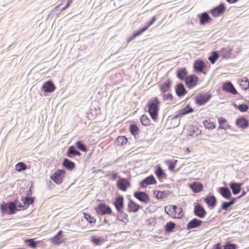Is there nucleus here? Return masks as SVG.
I'll return each mask as SVG.
<instances>
[{
	"label": "nucleus",
	"instance_id": "f257e3e1",
	"mask_svg": "<svg viewBox=\"0 0 249 249\" xmlns=\"http://www.w3.org/2000/svg\"><path fill=\"white\" fill-rule=\"evenodd\" d=\"M160 104V102L157 97L152 98V99L147 104L148 112L152 120L155 122H157Z\"/></svg>",
	"mask_w": 249,
	"mask_h": 249
},
{
	"label": "nucleus",
	"instance_id": "f03ea898",
	"mask_svg": "<svg viewBox=\"0 0 249 249\" xmlns=\"http://www.w3.org/2000/svg\"><path fill=\"white\" fill-rule=\"evenodd\" d=\"M17 204L15 201H10L7 203L3 202L0 205L1 213L2 214H5L7 212V210L9 209L10 214H14L16 211H17Z\"/></svg>",
	"mask_w": 249,
	"mask_h": 249
},
{
	"label": "nucleus",
	"instance_id": "7ed1b4c3",
	"mask_svg": "<svg viewBox=\"0 0 249 249\" xmlns=\"http://www.w3.org/2000/svg\"><path fill=\"white\" fill-rule=\"evenodd\" d=\"M94 210L97 214L101 215L110 214L112 213L111 208L105 203H99L94 207Z\"/></svg>",
	"mask_w": 249,
	"mask_h": 249
},
{
	"label": "nucleus",
	"instance_id": "20e7f679",
	"mask_svg": "<svg viewBox=\"0 0 249 249\" xmlns=\"http://www.w3.org/2000/svg\"><path fill=\"white\" fill-rule=\"evenodd\" d=\"M211 97L212 94L209 92L200 93L196 98L195 101L197 105L201 106L208 102Z\"/></svg>",
	"mask_w": 249,
	"mask_h": 249
},
{
	"label": "nucleus",
	"instance_id": "39448f33",
	"mask_svg": "<svg viewBox=\"0 0 249 249\" xmlns=\"http://www.w3.org/2000/svg\"><path fill=\"white\" fill-rule=\"evenodd\" d=\"M65 171L63 169L57 170L51 176V178L57 184H60L63 179Z\"/></svg>",
	"mask_w": 249,
	"mask_h": 249
},
{
	"label": "nucleus",
	"instance_id": "423d86ee",
	"mask_svg": "<svg viewBox=\"0 0 249 249\" xmlns=\"http://www.w3.org/2000/svg\"><path fill=\"white\" fill-rule=\"evenodd\" d=\"M194 213L196 216L202 218L206 216L207 212L202 205L196 203L194 206Z\"/></svg>",
	"mask_w": 249,
	"mask_h": 249
},
{
	"label": "nucleus",
	"instance_id": "0eeeda50",
	"mask_svg": "<svg viewBox=\"0 0 249 249\" xmlns=\"http://www.w3.org/2000/svg\"><path fill=\"white\" fill-rule=\"evenodd\" d=\"M226 10L224 3H221L217 6L211 10L210 13L214 17H218L223 15Z\"/></svg>",
	"mask_w": 249,
	"mask_h": 249
},
{
	"label": "nucleus",
	"instance_id": "6e6552de",
	"mask_svg": "<svg viewBox=\"0 0 249 249\" xmlns=\"http://www.w3.org/2000/svg\"><path fill=\"white\" fill-rule=\"evenodd\" d=\"M222 89L232 94L235 95L238 93L236 89L231 81H226L222 85Z\"/></svg>",
	"mask_w": 249,
	"mask_h": 249
},
{
	"label": "nucleus",
	"instance_id": "1a4fd4ad",
	"mask_svg": "<svg viewBox=\"0 0 249 249\" xmlns=\"http://www.w3.org/2000/svg\"><path fill=\"white\" fill-rule=\"evenodd\" d=\"M198 79V78L197 76L192 74L186 77L185 79L186 85L188 88L191 89L197 84Z\"/></svg>",
	"mask_w": 249,
	"mask_h": 249
},
{
	"label": "nucleus",
	"instance_id": "9d476101",
	"mask_svg": "<svg viewBox=\"0 0 249 249\" xmlns=\"http://www.w3.org/2000/svg\"><path fill=\"white\" fill-rule=\"evenodd\" d=\"M118 188L123 191H126L128 187L130 186V183L125 178H121L117 183Z\"/></svg>",
	"mask_w": 249,
	"mask_h": 249
},
{
	"label": "nucleus",
	"instance_id": "9b49d317",
	"mask_svg": "<svg viewBox=\"0 0 249 249\" xmlns=\"http://www.w3.org/2000/svg\"><path fill=\"white\" fill-rule=\"evenodd\" d=\"M205 67V64L203 60L197 59L195 61L194 68L196 72L205 73L204 71Z\"/></svg>",
	"mask_w": 249,
	"mask_h": 249
},
{
	"label": "nucleus",
	"instance_id": "f8f14e48",
	"mask_svg": "<svg viewBox=\"0 0 249 249\" xmlns=\"http://www.w3.org/2000/svg\"><path fill=\"white\" fill-rule=\"evenodd\" d=\"M134 196L139 201L145 203L150 200L148 195L146 193L142 191L135 192Z\"/></svg>",
	"mask_w": 249,
	"mask_h": 249
},
{
	"label": "nucleus",
	"instance_id": "ddd939ff",
	"mask_svg": "<svg viewBox=\"0 0 249 249\" xmlns=\"http://www.w3.org/2000/svg\"><path fill=\"white\" fill-rule=\"evenodd\" d=\"M156 180L153 175H150L145 178L140 183V186L142 188H146L148 185L155 184Z\"/></svg>",
	"mask_w": 249,
	"mask_h": 249
},
{
	"label": "nucleus",
	"instance_id": "4468645a",
	"mask_svg": "<svg viewBox=\"0 0 249 249\" xmlns=\"http://www.w3.org/2000/svg\"><path fill=\"white\" fill-rule=\"evenodd\" d=\"M42 89L45 92L51 93L55 89V86L53 81L48 80L43 85Z\"/></svg>",
	"mask_w": 249,
	"mask_h": 249
},
{
	"label": "nucleus",
	"instance_id": "2eb2a0df",
	"mask_svg": "<svg viewBox=\"0 0 249 249\" xmlns=\"http://www.w3.org/2000/svg\"><path fill=\"white\" fill-rule=\"evenodd\" d=\"M202 220L196 218H194L190 220L187 224L186 229L188 230H190L191 229L197 228L202 224Z\"/></svg>",
	"mask_w": 249,
	"mask_h": 249
},
{
	"label": "nucleus",
	"instance_id": "dca6fc26",
	"mask_svg": "<svg viewBox=\"0 0 249 249\" xmlns=\"http://www.w3.org/2000/svg\"><path fill=\"white\" fill-rule=\"evenodd\" d=\"M113 204L117 211L124 209V199L122 196H119L115 198Z\"/></svg>",
	"mask_w": 249,
	"mask_h": 249
},
{
	"label": "nucleus",
	"instance_id": "f3484780",
	"mask_svg": "<svg viewBox=\"0 0 249 249\" xmlns=\"http://www.w3.org/2000/svg\"><path fill=\"white\" fill-rule=\"evenodd\" d=\"M204 201L211 209L214 208L216 205V198L213 195L208 196L204 198Z\"/></svg>",
	"mask_w": 249,
	"mask_h": 249
},
{
	"label": "nucleus",
	"instance_id": "a211bd4d",
	"mask_svg": "<svg viewBox=\"0 0 249 249\" xmlns=\"http://www.w3.org/2000/svg\"><path fill=\"white\" fill-rule=\"evenodd\" d=\"M62 234V231H59L55 236L50 239L51 242L55 245H59L63 243Z\"/></svg>",
	"mask_w": 249,
	"mask_h": 249
},
{
	"label": "nucleus",
	"instance_id": "6ab92c4d",
	"mask_svg": "<svg viewBox=\"0 0 249 249\" xmlns=\"http://www.w3.org/2000/svg\"><path fill=\"white\" fill-rule=\"evenodd\" d=\"M219 194L225 198L229 199L231 197V194L230 189L227 187H221L219 189Z\"/></svg>",
	"mask_w": 249,
	"mask_h": 249
},
{
	"label": "nucleus",
	"instance_id": "aec40b11",
	"mask_svg": "<svg viewBox=\"0 0 249 249\" xmlns=\"http://www.w3.org/2000/svg\"><path fill=\"white\" fill-rule=\"evenodd\" d=\"M236 124L238 127L245 129L249 126V121L243 117H239L236 120Z\"/></svg>",
	"mask_w": 249,
	"mask_h": 249
},
{
	"label": "nucleus",
	"instance_id": "412c9836",
	"mask_svg": "<svg viewBox=\"0 0 249 249\" xmlns=\"http://www.w3.org/2000/svg\"><path fill=\"white\" fill-rule=\"evenodd\" d=\"M190 188L192 189L193 192L198 193L203 190V184L199 182H194L189 185Z\"/></svg>",
	"mask_w": 249,
	"mask_h": 249
},
{
	"label": "nucleus",
	"instance_id": "4be33fe9",
	"mask_svg": "<svg viewBox=\"0 0 249 249\" xmlns=\"http://www.w3.org/2000/svg\"><path fill=\"white\" fill-rule=\"evenodd\" d=\"M230 188L231 189L232 193L234 195L239 194L241 190L242 183L232 182L230 184Z\"/></svg>",
	"mask_w": 249,
	"mask_h": 249
},
{
	"label": "nucleus",
	"instance_id": "5701e85b",
	"mask_svg": "<svg viewBox=\"0 0 249 249\" xmlns=\"http://www.w3.org/2000/svg\"><path fill=\"white\" fill-rule=\"evenodd\" d=\"M175 91L178 97H181L184 95L187 92L184 85L181 83H180L177 85Z\"/></svg>",
	"mask_w": 249,
	"mask_h": 249
},
{
	"label": "nucleus",
	"instance_id": "b1692460",
	"mask_svg": "<svg viewBox=\"0 0 249 249\" xmlns=\"http://www.w3.org/2000/svg\"><path fill=\"white\" fill-rule=\"evenodd\" d=\"M198 16L199 18L200 24L201 25H205L206 23L209 22L212 19L208 13L206 12L198 15Z\"/></svg>",
	"mask_w": 249,
	"mask_h": 249
},
{
	"label": "nucleus",
	"instance_id": "393cba45",
	"mask_svg": "<svg viewBox=\"0 0 249 249\" xmlns=\"http://www.w3.org/2000/svg\"><path fill=\"white\" fill-rule=\"evenodd\" d=\"M124 209L117 211V219L123 222L124 224H126L128 222L127 214L124 212Z\"/></svg>",
	"mask_w": 249,
	"mask_h": 249
},
{
	"label": "nucleus",
	"instance_id": "a878e982",
	"mask_svg": "<svg viewBox=\"0 0 249 249\" xmlns=\"http://www.w3.org/2000/svg\"><path fill=\"white\" fill-rule=\"evenodd\" d=\"M66 154L67 156L70 158H72L76 156L81 155L80 152L77 150L74 146H70Z\"/></svg>",
	"mask_w": 249,
	"mask_h": 249
},
{
	"label": "nucleus",
	"instance_id": "bb28decb",
	"mask_svg": "<svg viewBox=\"0 0 249 249\" xmlns=\"http://www.w3.org/2000/svg\"><path fill=\"white\" fill-rule=\"evenodd\" d=\"M172 85V81L170 79H168L166 81L160 85V90L162 92H165L170 90Z\"/></svg>",
	"mask_w": 249,
	"mask_h": 249
},
{
	"label": "nucleus",
	"instance_id": "cd10ccee",
	"mask_svg": "<svg viewBox=\"0 0 249 249\" xmlns=\"http://www.w3.org/2000/svg\"><path fill=\"white\" fill-rule=\"evenodd\" d=\"M238 83L243 90H247L249 89V80L246 77L239 79Z\"/></svg>",
	"mask_w": 249,
	"mask_h": 249
},
{
	"label": "nucleus",
	"instance_id": "c85d7f7f",
	"mask_svg": "<svg viewBox=\"0 0 249 249\" xmlns=\"http://www.w3.org/2000/svg\"><path fill=\"white\" fill-rule=\"evenodd\" d=\"M171 193L169 191H155L154 195L158 199L164 198L168 197Z\"/></svg>",
	"mask_w": 249,
	"mask_h": 249
},
{
	"label": "nucleus",
	"instance_id": "c756f323",
	"mask_svg": "<svg viewBox=\"0 0 249 249\" xmlns=\"http://www.w3.org/2000/svg\"><path fill=\"white\" fill-rule=\"evenodd\" d=\"M140 208V206L134 202L133 201L130 200L128 204V211L129 212L136 213L137 212Z\"/></svg>",
	"mask_w": 249,
	"mask_h": 249
},
{
	"label": "nucleus",
	"instance_id": "7c9ffc66",
	"mask_svg": "<svg viewBox=\"0 0 249 249\" xmlns=\"http://www.w3.org/2000/svg\"><path fill=\"white\" fill-rule=\"evenodd\" d=\"M63 166L68 170L71 171L75 167V163L68 159H65L62 163Z\"/></svg>",
	"mask_w": 249,
	"mask_h": 249
},
{
	"label": "nucleus",
	"instance_id": "2f4dec72",
	"mask_svg": "<svg viewBox=\"0 0 249 249\" xmlns=\"http://www.w3.org/2000/svg\"><path fill=\"white\" fill-rule=\"evenodd\" d=\"M218 123L219 124V127L220 129H227L230 127L227 120L223 117H220L218 119Z\"/></svg>",
	"mask_w": 249,
	"mask_h": 249
},
{
	"label": "nucleus",
	"instance_id": "473e14b6",
	"mask_svg": "<svg viewBox=\"0 0 249 249\" xmlns=\"http://www.w3.org/2000/svg\"><path fill=\"white\" fill-rule=\"evenodd\" d=\"M220 53L223 58L228 59L231 56V50L228 47L223 48L221 49Z\"/></svg>",
	"mask_w": 249,
	"mask_h": 249
},
{
	"label": "nucleus",
	"instance_id": "72a5a7b5",
	"mask_svg": "<svg viewBox=\"0 0 249 249\" xmlns=\"http://www.w3.org/2000/svg\"><path fill=\"white\" fill-rule=\"evenodd\" d=\"M21 200L26 207L28 208L30 205L32 204L35 201V197L31 196H26L22 197Z\"/></svg>",
	"mask_w": 249,
	"mask_h": 249
},
{
	"label": "nucleus",
	"instance_id": "f704fd0d",
	"mask_svg": "<svg viewBox=\"0 0 249 249\" xmlns=\"http://www.w3.org/2000/svg\"><path fill=\"white\" fill-rule=\"evenodd\" d=\"M187 74V71L186 69L183 68L177 71V76L180 80H183L185 79Z\"/></svg>",
	"mask_w": 249,
	"mask_h": 249
},
{
	"label": "nucleus",
	"instance_id": "c9c22d12",
	"mask_svg": "<svg viewBox=\"0 0 249 249\" xmlns=\"http://www.w3.org/2000/svg\"><path fill=\"white\" fill-rule=\"evenodd\" d=\"M194 111V109L189 105H187L185 107L179 110V113L182 116L192 113Z\"/></svg>",
	"mask_w": 249,
	"mask_h": 249
},
{
	"label": "nucleus",
	"instance_id": "e433bc0d",
	"mask_svg": "<svg viewBox=\"0 0 249 249\" xmlns=\"http://www.w3.org/2000/svg\"><path fill=\"white\" fill-rule=\"evenodd\" d=\"M219 54L217 51H213L208 57V60L212 64H214L219 58Z\"/></svg>",
	"mask_w": 249,
	"mask_h": 249
},
{
	"label": "nucleus",
	"instance_id": "4c0bfd02",
	"mask_svg": "<svg viewBox=\"0 0 249 249\" xmlns=\"http://www.w3.org/2000/svg\"><path fill=\"white\" fill-rule=\"evenodd\" d=\"M155 174L159 179L163 178L165 177V173L162 168L158 165L155 171Z\"/></svg>",
	"mask_w": 249,
	"mask_h": 249
},
{
	"label": "nucleus",
	"instance_id": "58836bf2",
	"mask_svg": "<svg viewBox=\"0 0 249 249\" xmlns=\"http://www.w3.org/2000/svg\"><path fill=\"white\" fill-rule=\"evenodd\" d=\"M176 227V224L173 222H168L165 226L164 230L166 232L170 233L173 231Z\"/></svg>",
	"mask_w": 249,
	"mask_h": 249
},
{
	"label": "nucleus",
	"instance_id": "ea45409f",
	"mask_svg": "<svg viewBox=\"0 0 249 249\" xmlns=\"http://www.w3.org/2000/svg\"><path fill=\"white\" fill-rule=\"evenodd\" d=\"M127 142V138L124 136H119L115 141V143L118 146L123 145Z\"/></svg>",
	"mask_w": 249,
	"mask_h": 249
},
{
	"label": "nucleus",
	"instance_id": "a19ab883",
	"mask_svg": "<svg viewBox=\"0 0 249 249\" xmlns=\"http://www.w3.org/2000/svg\"><path fill=\"white\" fill-rule=\"evenodd\" d=\"M26 169L27 165L23 162H19L15 166V170L18 172L25 171Z\"/></svg>",
	"mask_w": 249,
	"mask_h": 249
},
{
	"label": "nucleus",
	"instance_id": "79ce46f5",
	"mask_svg": "<svg viewBox=\"0 0 249 249\" xmlns=\"http://www.w3.org/2000/svg\"><path fill=\"white\" fill-rule=\"evenodd\" d=\"M75 145L78 149L83 152H87L88 151V149L87 148L86 145L81 141H77L75 143Z\"/></svg>",
	"mask_w": 249,
	"mask_h": 249
},
{
	"label": "nucleus",
	"instance_id": "37998d69",
	"mask_svg": "<svg viewBox=\"0 0 249 249\" xmlns=\"http://www.w3.org/2000/svg\"><path fill=\"white\" fill-rule=\"evenodd\" d=\"M139 129L135 124H131L129 126V131L130 133L136 136V134H138V131Z\"/></svg>",
	"mask_w": 249,
	"mask_h": 249
},
{
	"label": "nucleus",
	"instance_id": "c03bdc74",
	"mask_svg": "<svg viewBox=\"0 0 249 249\" xmlns=\"http://www.w3.org/2000/svg\"><path fill=\"white\" fill-rule=\"evenodd\" d=\"M142 124L145 126H148L150 124V120L145 115H142L141 117Z\"/></svg>",
	"mask_w": 249,
	"mask_h": 249
},
{
	"label": "nucleus",
	"instance_id": "a18cd8bd",
	"mask_svg": "<svg viewBox=\"0 0 249 249\" xmlns=\"http://www.w3.org/2000/svg\"><path fill=\"white\" fill-rule=\"evenodd\" d=\"M234 107L237 108L238 110L242 112H246L249 109V106L246 104H240L238 106L235 104Z\"/></svg>",
	"mask_w": 249,
	"mask_h": 249
},
{
	"label": "nucleus",
	"instance_id": "49530a36",
	"mask_svg": "<svg viewBox=\"0 0 249 249\" xmlns=\"http://www.w3.org/2000/svg\"><path fill=\"white\" fill-rule=\"evenodd\" d=\"M90 241L95 245H100L102 241V238L101 237H97L95 236H92L90 237Z\"/></svg>",
	"mask_w": 249,
	"mask_h": 249
},
{
	"label": "nucleus",
	"instance_id": "de8ad7c7",
	"mask_svg": "<svg viewBox=\"0 0 249 249\" xmlns=\"http://www.w3.org/2000/svg\"><path fill=\"white\" fill-rule=\"evenodd\" d=\"M25 242L27 244L28 246L31 248H36V243L34 239H26Z\"/></svg>",
	"mask_w": 249,
	"mask_h": 249
},
{
	"label": "nucleus",
	"instance_id": "09e8293b",
	"mask_svg": "<svg viewBox=\"0 0 249 249\" xmlns=\"http://www.w3.org/2000/svg\"><path fill=\"white\" fill-rule=\"evenodd\" d=\"M177 162V160H176L175 162H174L171 160H167L166 163L168 166V169L170 171H173L176 167V163Z\"/></svg>",
	"mask_w": 249,
	"mask_h": 249
},
{
	"label": "nucleus",
	"instance_id": "8fccbe9b",
	"mask_svg": "<svg viewBox=\"0 0 249 249\" xmlns=\"http://www.w3.org/2000/svg\"><path fill=\"white\" fill-rule=\"evenodd\" d=\"M237 245L234 243H231L230 242L226 243L224 246V249H236Z\"/></svg>",
	"mask_w": 249,
	"mask_h": 249
},
{
	"label": "nucleus",
	"instance_id": "3c124183",
	"mask_svg": "<svg viewBox=\"0 0 249 249\" xmlns=\"http://www.w3.org/2000/svg\"><path fill=\"white\" fill-rule=\"evenodd\" d=\"M84 217L87 219V220L91 224L95 223L96 222V219L90 216V214H87V213H84Z\"/></svg>",
	"mask_w": 249,
	"mask_h": 249
},
{
	"label": "nucleus",
	"instance_id": "603ef678",
	"mask_svg": "<svg viewBox=\"0 0 249 249\" xmlns=\"http://www.w3.org/2000/svg\"><path fill=\"white\" fill-rule=\"evenodd\" d=\"M231 206L229 202H223L221 206V209L227 211L229 208Z\"/></svg>",
	"mask_w": 249,
	"mask_h": 249
},
{
	"label": "nucleus",
	"instance_id": "864d4df0",
	"mask_svg": "<svg viewBox=\"0 0 249 249\" xmlns=\"http://www.w3.org/2000/svg\"><path fill=\"white\" fill-rule=\"evenodd\" d=\"M147 29L146 26H144L142 28L139 29L136 32H134V36H139L141 35L142 33L145 32Z\"/></svg>",
	"mask_w": 249,
	"mask_h": 249
},
{
	"label": "nucleus",
	"instance_id": "5fc2aeb1",
	"mask_svg": "<svg viewBox=\"0 0 249 249\" xmlns=\"http://www.w3.org/2000/svg\"><path fill=\"white\" fill-rule=\"evenodd\" d=\"M172 206L170 205V206L165 207L164 209H165V212H166V213H167L168 215H171L172 216H173L174 215V214L172 211Z\"/></svg>",
	"mask_w": 249,
	"mask_h": 249
},
{
	"label": "nucleus",
	"instance_id": "6e6d98bb",
	"mask_svg": "<svg viewBox=\"0 0 249 249\" xmlns=\"http://www.w3.org/2000/svg\"><path fill=\"white\" fill-rule=\"evenodd\" d=\"M162 97L165 101L169 100L170 101H173V96L170 93H169L167 94H163Z\"/></svg>",
	"mask_w": 249,
	"mask_h": 249
},
{
	"label": "nucleus",
	"instance_id": "4d7b16f0",
	"mask_svg": "<svg viewBox=\"0 0 249 249\" xmlns=\"http://www.w3.org/2000/svg\"><path fill=\"white\" fill-rule=\"evenodd\" d=\"M203 124L206 128H208L209 129H213L214 127V126L213 125V124L211 123L208 120H205L203 122Z\"/></svg>",
	"mask_w": 249,
	"mask_h": 249
},
{
	"label": "nucleus",
	"instance_id": "13d9d810",
	"mask_svg": "<svg viewBox=\"0 0 249 249\" xmlns=\"http://www.w3.org/2000/svg\"><path fill=\"white\" fill-rule=\"evenodd\" d=\"M15 202H16V203L18 204H17V211H19L22 209L24 210L27 208V207H26L25 205H24V206H23L21 203H20L18 201L16 200Z\"/></svg>",
	"mask_w": 249,
	"mask_h": 249
},
{
	"label": "nucleus",
	"instance_id": "bf43d9fd",
	"mask_svg": "<svg viewBox=\"0 0 249 249\" xmlns=\"http://www.w3.org/2000/svg\"><path fill=\"white\" fill-rule=\"evenodd\" d=\"M157 19V18L156 16L153 17V18H152V19L147 23V25H146L145 26L148 29L150 26H151L154 23V22Z\"/></svg>",
	"mask_w": 249,
	"mask_h": 249
},
{
	"label": "nucleus",
	"instance_id": "052dcab7",
	"mask_svg": "<svg viewBox=\"0 0 249 249\" xmlns=\"http://www.w3.org/2000/svg\"><path fill=\"white\" fill-rule=\"evenodd\" d=\"M182 116V115L181 114H180L179 113V110H178L177 112V114L173 116H169V118H170L171 120H176L177 119H178L179 117Z\"/></svg>",
	"mask_w": 249,
	"mask_h": 249
},
{
	"label": "nucleus",
	"instance_id": "680f3d73",
	"mask_svg": "<svg viewBox=\"0 0 249 249\" xmlns=\"http://www.w3.org/2000/svg\"><path fill=\"white\" fill-rule=\"evenodd\" d=\"M172 211L173 212V213L174 214V216H175V215L177 214V210H181L182 211L181 208H178V207L176 205H171Z\"/></svg>",
	"mask_w": 249,
	"mask_h": 249
},
{
	"label": "nucleus",
	"instance_id": "e2e57ef3",
	"mask_svg": "<svg viewBox=\"0 0 249 249\" xmlns=\"http://www.w3.org/2000/svg\"><path fill=\"white\" fill-rule=\"evenodd\" d=\"M137 36H134V33L133 34V35L130 36H129L127 39V41L128 42H130L132 40H133Z\"/></svg>",
	"mask_w": 249,
	"mask_h": 249
},
{
	"label": "nucleus",
	"instance_id": "0e129e2a",
	"mask_svg": "<svg viewBox=\"0 0 249 249\" xmlns=\"http://www.w3.org/2000/svg\"><path fill=\"white\" fill-rule=\"evenodd\" d=\"M213 249H221V245L220 243L216 244L213 247Z\"/></svg>",
	"mask_w": 249,
	"mask_h": 249
},
{
	"label": "nucleus",
	"instance_id": "69168bd1",
	"mask_svg": "<svg viewBox=\"0 0 249 249\" xmlns=\"http://www.w3.org/2000/svg\"><path fill=\"white\" fill-rule=\"evenodd\" d=\"M236 200V197H232V198H231V200L229 201V202L231 204V205L232 206L235 203Z\"/></svg>",
	"mask_w": 249,
	"mask_h": 249
},
{
	"label": "nucleus",
	"instance_id": "338daca9",
	"mask_svg": "<svg viewBox=\"0 0 249 249\" xmlns=\"http://www.w3.org/2000/svg\"><path fill=\"white\" fill-rule=\"evenodd\" d=\"M112 178L113 179H115L118 177V174L116 173H113L111 175Z\"/></svg>",
	"mask_w": 249,
	"mask_h": 249
},
{
	"label": "nucleus",
	"instance_id": "774afa93",
	"mask_svg": "<svg viewBox=\"0 0 249 249\" xmlns=\"http://www.w3.org/2000/svg\"><path fill=\"white\" fill-rule=\"evenodd\" d=\"M182 211H181V210H177V213H178V218L179 217V216H182V214H181V213L182 212Z\"/></svg>",
	"mask_w": 249,
	"mask_h": 249
}]
</instances>
